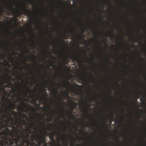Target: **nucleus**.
<instances>
[{"label":"nucleus","instance_id":"obj_1","mask_svg":"<svg viewBox=\"0 0 146 146\" xmlns=\"http://www.w3.org/2000/svg\"><path fill=\"white\" fill-rule=\"evenodd\" d=\"M0 146H11L16 140L19 141L21 133L20 129L22 125H24L25 121L21 119L10 122V118L5 114L0 112Z\"/></svg>","mask_w":146,"mask_h":146},{"label":"nucleus","instance_id":"obj_2","mask_svg":"<svg viewBox=\"0 0 146 146\" xmlns=\"http://www.w3.org/2000/svg\"><path fill=\"white\" fill-rule=\"evenodd\" d=\"M72 86L74 87V89L72 90V93L76 96H78L79 94V92L76 90V88L78 87V88H81L82 87L81 86L78 84H75L73 85Z\"/></svg>","mask_w":146,"mask_h":146},{"label":"nucleus","instance_id":"obj_3","mask_svg":"<svg viewBox=\"0 0 146 146\" xmlns=\"http://www.w3.org/2000/svg\"><path fill=\"white\" fill-rule=\"evenodd\" d=\"M42 136H38L36 137V139L35 140V141H36L38 142V143H40L39 145H40V144H45L46 143V141L45 140L43 139L42 138Z\"/></svg>","mask_w":146,"mask_h":146},{"label":"nucleus","instance_id":"obj_4","mask_svg":"<svg viewBox=\"0 0 146 146\" xmlns=\"http://www.w3.org/2000/svg\"><path fill=\"white\" fill-rule=\"evenodd\" d=\"M8 84H6L4 86V87H2V89L1 90V91H2V92H3V93L4 94H7L8 93L7 91H5V87H8L9 88H10V85H13V84L12 83L11 81H10L9 82H8Z\"/></svg>","mask_w":146,"mask_h":146},{"label":"nucleus","instance_id":"obj_5","mask_svg":"<svg viewBox=\"0 0 146 146\" xmlns=\"http://www.w3.org/2000/svg\"><path fill=\"white\" fill-rule=\"evenodd\" d=\"M19 99L20 102H21L22 103V106L21 108V110H23L26 113H27V110H25L24 109H23V108L25 106L26 108H27L28 109V104L24 102L22 100V99L20 98H19Z\"/></svg>","mask_w":146,"mask_h":146},{"label":"nucleus","instance_id":"obj_6","mask_svg":"<svg viewBox=\"0 0 146 146\" xmlns=\"http://www.w3.org/2000/svg\"><path fill=\"white\" fill-rule=\"evenodd\" d=\"M24 14L25 15L28 16H29L31 15V12L30 10H27L26 8H25L22 9Z\"/></svg>","mask_w":146,"mask_h":146},{"label":"nucleus","instance_id":"obj_7","mask_svg":"<svg viewBox=\"0 0 146 146\" xmlns=\"http://www.w3.org/2000/svg\"><path fill=\"white\" fill-rule=\"evenodd\" d=\"M73 59L72 61H75L76 62L78 63L80 62H81V61L79 57H76L74 56H73L72 57Z\"/></svg>","mask_w":146,"mask_h":146},{"label":"nucleus","instance_id":"obj_8","mask_svg":"<svg viewBox=\"0 0 146 146\" xmlns=\"http://www.w3.org/2000/svg\"><path fill=\"white\" fill-rule=\"evenodd\" d=\"M49 139L53 141L54 142V135L53 133H49Z\"/></svg>","mask_w":146,"mask_h":146},{"label":"nucleus","instance_id":"obj_9","mask_svg":"<svg viewBox=\"0 0 146 146\" xmlns=\"http://www.w3.org/2000/svg\"><path fill=\"white\" fill-rule=\"evenodd\" d=\"M72 112L73 110H72L70 112V115H67L69 119H70V118L71 117V119H73V117L74 116V115L72 114Z\"/></svg>","mask_w":146,"mask_h":146},{"label":"nucleus","instance_id":"obj_10","mask_svg":"<svg viewBox=\"0 0 146 146\" xmlns=\"http://www.w3.org/2000/svg\"><path fill=\"white\" fill-rule=\"evenodd\" d=\"M40 131V133L41 134L40 135H39L38 134H37V136H42V138L43 139L45 140L46 139V136H43L42 135V134H43V133L42 132V131H41V130L40 129H39Z\"/></svg>","mask_w":146,"mask_h":146},{"label":"nucleus","instance_id":"obj_11","mask_svg":"<svg viewBox=\"0 0 146 146\" xmlns=\"http://www.w3.org/2000/svg\"><path fill=\"white\" fill-rule=\"evenodd\" d=\"M82 108L84 112H86L88 114L89 113V109L88 108H86L83 106H82Z\"/></svg>","mask_w":146,"mask_h":146},{"label":"nucleus","instance_id":"obj_12","mask_svg":"<svg viewBox=\"0 0 146 146\" xmlns=\"http://www.w3.org/2000/svg\"><path fill=\"white\" fill-rule=\"evenodd\" d=\"M45 93H42V94L44 98L46 97L47 96H48V95H47L46 92V90H45Z\"/></svg>","mask_w":146,"mask_h":146},{"label":"nucleus","instance_id":"obj_13","mask_svg":"<svg viewBox=\"0 0 146 146\" xmlns=\"http://www.w3.org/2000/svg\"><path fill=\"white\" fill-rule=\"evenodd\" d=\"M6 99L5 97H2L1 98V100L2 101H3V102H5V100Z\"/></svg>","mask_w":146,"mask_h":146},{"label":"nucleus","instance_id":"obj_14","mask_svg":"<svg viewBox=\"0 0 146 146\" xmlns=\"http://www.w3.org/2000/svg\"><path fill=\"white\" fill-rule=\"evenodd\" d=\"M41 125V126L42 127L43 129H44V126L45 125L44 123L43 122H42Z\"/></svg>","mask_w":146,"mask_h":146},{"label":"nucleus","instance_id":"obj_15","mask_svg":"<svg viewBox=\"0 0 146 146\" xmlns=\"http://www.w3.org/2000/svg\"><path fill=\"white\" fill-rule=\"evenodd\" d=\"M113 120V119L112 118L110 117V122H109L110 123V124L111 123L112 121Z\"/></svg>","mask_w":146,"mask_h":146},{"label":"nucleus","instance_id":"obj_16","mask_svg":"<svg viewBox=\"0 0 146 146\" xmlns=\"http://www.w3.org/2000/svg\"><path fill=\"white\" fill-rule=\"evenodd\" d=\"M109 33L110 34V36H113V32H110Z\"/></svg>","mask_w":146,"mask_h":146},{"label":"nucleus","instance_id":"obj_17","mask_svg":"<svg viewBox=\"0 0 146 146\" xmlns=\"http://www.w3.org/2000/svg\"><path fill=\"white\" fill-rule=\"evenodd\" d=\"M26 90V92L25 93V97H26L27 98L28 97V95H27V90Z\"/></svg>","mask_w":146,"mask_h":146},{"label":"nucleus","instance_id":"obj_18","mask_svg":"<svg viewBox=\"0 0 146 146\" xmlns=\"http://www.w3.org/2000/svg\"><path fill=\"white\" fill-rule=\"evenodd\" d=\"M23 116V119H24L25 118L26 119H27V117L25 115H24Z\"/></svg>","mask_w":146,"mask_h":146},{"label":"nucleus","instance_id":"obj_19","mask_svg":"<svg viewBox=\"0 0 146 146\" xmlns=\"http://www.w3.org/2000/svg\"><path fill=\"white\" fill-rule=\"evenodd\" d=\"M84 123L86 124V125L87 126H88L89 125L88 123H87L86 121H84Z\"/></svg>","mask_w":146,"mask_h":146},{"label":"nucleus","instance_id":"obj_20","mask_svg":"<svg viewBox=\"0 0 146 146\" xmlns=\"http://www.w3.org/2000/svg\"><path fill=\"white\" fill-rule=\"evenodd\" d=\"M32 99L33 101H34L35 102L36 104H38L36 103V100H34L33 98H32Z\"/></svg>","mask_w":146,"mask_h":146},{"label":"nucleus","instance_id":"obj_21","mask_svg":"<svg viewBox=\"0 0 146 146\" xmlns=\"http://www.w3.org/2000/svg\"><path fill=\"white\" fill-rule=\"evenodd\" d=\"M4 82H1V83H0V86H2V85L3 84H4Z\"/></svg>","mask_w":146,"mask_h":146},{"label":"nucleus","instance_id":"obj_22","mask_svg":"<svg viewBox=\"0 0 146 146\" xmlns=\"http://www.w3.org/2000/svg\"><path fill=\"white\" fill-rule=\"evenodd\" d=\"M34 124H35V123L33 122V123L31 125H30V126H32L33 127H34Z\"/></svg>","mask_w":146,"mask_h":146},{"label":"nucleus","instance_id":"obj_23","mask_svg":"<svg viewBox=\"0 0 146 146\" xmlns=\"http://www.w3.org/2000/svg\"><path fill=\"white\" fill-rule=\"evenodd\" d=\"M69 60H67V61H66V64H67L68 62H69Z\"/></svg>","mask_w":146,"mask_h":146},{"label":"nucleus","instance_id":"obj_24","mask_svg":"<svg viewBox=\"0 0 146 146\" xmlns=\"http://www.w3.org/2000/svg\"><path fill=\"white\" fill-rule=\"evenodd\" d=\"M67 83L69 84L70 85H71V84L70 83L68 82V81H67Z\"/></svg>","mask_w":146,"mask_h":146},{"label":"nucleus","instance_id":"obj_25","mask_svg":"<svg viewBox=\"0 0 146 146\" xmlns=\"http://www.w3.org/2000/svg\"><path fill=\"white\" fill-rule=\"evenodd\" d=\"M64 146H67V145L66 143H64Z\"/></svg>","mask_w":146,"mask_h":146},{"label":"nucleus","instance_id":"obj_26","mask_svg":"<svg viewBox=\"0 0 146 146\" xmlns=\"http://www.w3.org/2000/svg\"><path fill=\"white\" fill-rule=\"evenodd\" d=\"M69 135V136L70 137H72V136H71V135Z\"/></svg>","mask_w":146,"mask_h":146},{"label":"nucleus","instance_id":"obj_27","mask_svg":"<svg viewBox=\"0 0 146 146\" xmlns=\"http://www.w3.org/2000/svg\"><path fill=\"white\" fill-rule=\"evenodd\" d=\"M7 64H9V66H10V64H9V63L8 62H7Z\"/></svg>","mask_w":146,"mask_h":146},{"label":"nucleus","instance_id":"obj_28","mask_svg":"<svg viewBox=\"0 0 146 146\" xmlns=\"http://www.w3.org/2000/svg\"><path fill=\"white\" fill-rule=\"evenodd\" d=\"M21 40L23 42H24V41L22 39H21Z\"/></svg>","mask_w":146,"mask_h":146},{"label":"nucleus","instance_id":"obj_29","mask_svg":"<svg viewBox=\"0 0 146 146\" xmlns=\"http://www.w3.org/2000/svg\"><path fill=\"white\" fill-rule=\"evenodd\" d=\"M139 94H138V97H137V98H139Z\"/></svg>","mask_w":146,"mask_h":146},{"label":"nucleus","instance_id":"obj_30","mask_svg":"<svg viewBox=\"0 0 146 146\" xmlns=\"http://www.w3.org/2000/svg\"><path fill=\"white\" fill-rule=\"evenodd\" d=\"M140 119V118H139V119H138V120L137 121L138 122V121H139Z\"/></svg>","mask_w":146,"mask_h":146},{"label":"nucleus","instance_id":"obj_31","mask_svg":"<svg viewBox=\"0 0 146 146\" xmlns=\"http://www.w3.org/2000/svg\"><path fill=\"white\" fill-rule=\"evenodd\" d=\"M89 90L90 91H91V88H90V89H89Z\"/></svg>","mask_w":146,"mask_h":146},{"label":"nucleus","instance_id":"obj_32","mask_svg":"<svg viewBox=\"0 0 146 146\" xmlns=\"http://www.w3.org/2000/svg\"><path fill=\"white\" fill-rule=\"evenodd\" d=\"M39 119L40 121L42 120V119H41L40 118H39Z\"/></svg>","mask_w":146,"mask_h":146},{"label":"nucleus","instance_id":"obj_33","mask_svg":"<svg viewBox=\"0 0 146 146\" xmlns=\"http://www.w3.org/2000/svg\"><path fill=\"white\" fill-rule=\"evenodd\" d=\"M29 53H30V54L31 55H32L30 52H29Z\"/></svg>","mask_w":146,"mask_h":146},{"label":"nucleus","instance_id":"obj_34","mask_svg":"<svg viewBox=\"0 0 146 146\" xmlns=\"http://www.w3.org/2000/svg\"><path fill=\"white\" fill-rule=\"evenodd\" d=\"M102 125L103 127H104V124H103V125Z\"/></svg>","mask_w":146,"mask_h":146},{"label":"nucleus","instance_id":"obj_35","mask_svg":"<svg viewBox=\"0 0 146 146\" xmlns=\"http://www.w3.org/2000/svg\"><path fill=\"white\" fill-rule=\"evenodd\" d=\"M55 93H56L57 94V95H58V93H56V92H55Z\"/></svg>","mask_w":146,"mask_h":146},{"label":"nucleus","instance_id":"obj_36","mask_svg":"<svg viewBox=\"0 0 146 146\" xmlns=\"http://www.w3.org/2000/svg\"><path fill=\"white\" fill-rule=\"evenodd\" d=\"M64 135H65V136H66V134L65 133H64Z\"/></svg>","mask_w":146,"mask_h":146},{"label":"nucleus","instance_id":"obj_37","mask_svg":"<svg viewBox=\"0 0 146 146\" xmlns=\"http://www.w3.org/2000/svg\"><path fill=\"white\" fill-rule=\"evenodd\" d=\"M45 59L46 60V61H48V60H47V59H46L45 58Z\"/></svg>","mask_w":146,"mask_h":146},{"label":"nucleus","instance_id":"obj_38","mask_svg":"<svg viewBox=\"0 0 146 146\" xmlns=\"http://www.w3.org/2000/svg\"><path fill=\"white\" fill-rule=\"evenodd\" d=\"M63 83L65 85H66V84H65V82L64 81H63Z\"/></svg>","mask_w":146,"mask_h":146},{"label":"nucleus","instance_id":"obj_39","mask_svg":"<svg viewBox=\"0 0 146 146\" xmlns=\"http://www.w3.org/2000/svg\"><path fill=\"white\" fill-rule=\"evenodd\" d=\"M19 114L21 115H22V114L21 113H19Z\"/></svg>","mask_w":146,"mask_h":146},{"label":"nucleus","instance_id":"obj_40","mask_svg":"<svg viewBox=\"0 0 146 146\" xmlns=\"http://www.w3.org/2000/svg\"><path fill=\"white\" fill-rule=\"evenodd\" d=\"M1 49L0 48V54L1 53Z\"/></svg>","mask_w":146,"mask_h":146},{"label":"nucleus","instance_id":"obj_41","mask_svg":"<svg viewBox=\"0 0 146 146\" xmlns=\"http://www.w3.org/2000/svg\"><path fill=\"white\" fill-rule=\"evenodd\" d=\"M7 71H9V70H8V69H7Z\"/></svg>","mask_w":146,"mask_h":146},{"label":"nucleus","instance_id":"obj_42","mask_svg":"<svg viewBox=\"0 0 146 146\" xmlns=\"http://www.w3.org/2000/svg\"><path fill=\"white\" fill-rule=\"evenodd\" d=\"M25 127L26 128V129H27V127L26 126Z\"/></svg>","mask_w":146,"mask_h":146},{"label":"nucleus","instance_id":"obj_43","mask_svg":"<svg viewBox=\"0 0 146 146\" xmlns=\"http://www.w3.org/2000/svg\"><path fill=\"white\" fill-rule=\"evenodd\" d=\"M45 133H46V131H45Z\"/></svg>","mask_w":146,"mask_h":146},{"label":"nucleus","instance_id":"obj_44","mask_svg":"<svg viewBox=\"0 0 146 146\" xmlns=\"http://www.w3.org/2000/svg\"><path fill=\"white\" fill-rule=\"evenodd\" d=\"M88 104V106H89V104Z\"/></svg>","mask_w":146,"mask_h":146},{"label":"nucleus","instance_id":"obj_45","mask_svg":"<svg viewBox=\"0 0 146 146\" xmlns=\"http://www.w3.org/2000/svg\"><path fill=\"white\" fill-rule=\"evenodd\" d=\"M20 70H21V68H20Z\"/></svg>","mask_w":146,"mask_h":146},{"label":"nucleus","instance_id":"obj_46","mask_svg":"<svg viewBox=\"0 0 146 146\" xmlns=\"http://www.w3.org/2000/svg\"><path fill=\"white\" fill-rule=\"evenodd\" d=\"M109 61L110 62H111V61H110V60H109Z\"/></svg>","mask_w":146,"mask_h":146},{"label":"nucleus","instance_id":"obj_47","mask_svg":"<svg viewBox=\"0 0 146 146\" xmlns=\"http://www.w3.org/2000/svg\"><path fill=\"white\" fill-rule=\"evenodd\" d=\"M49 69V67H48V69Z\"/></svg>","mask_w":146,"mask_h":146},{"label":"nucleus","instance_id":"obj_48","mask_svg":"<svg viewBox=\"0 0 146 146\" xmlns=\"http://www.w3.org/2000/svg\"><path fill=\"white\" fill-rule=\"evenodd\" d=\"M72 144L73 145L74 143L73 142L72 143Z\"/></svg>","mask_w":146,"mask_h":146},{"label":"nucleus","instance_id":"obj_49","mask_svg":"<svg viewBox=\"0 0 146 146\" xmlns=\"http://www.w3.org/2000/svg\"><path fill=\"white\" fill-rule=\"evenodd\" d=\"M69 100H70V98H69Z\"/></svg>","mask_w":146,"mask_h":146},{"label":"nucleus","instance_id":"obj_50","mask_svg":"<svg viewBox=\"0 0 146 146\" xmlns=\"http://www.w3.org/2000/svg\"><path fill=\"white\" fill-rule=\"evenodd\" d=\"M133 46H135V45H134V44H133Z\"/></svg>","mask_w":146,"mask_h":146},{"label":"nucleus","instance_id":"obj_51","mask_svg":"<svg viewBox=\"0 0 146 146\" xmlns=\"http://www.w3.org/2000/svg\"><path fill=\"white\" fill-rule=\"evenodd\" d=\"M50 130V128L49 127V130Z\"/></svg>","mask_w":146,"mask_h":146},{"label":"nucleus","instance_id":"obj_52","mask_svg":"<svg viewBox=\"0 0 146 146\" xmlns=\"http://www.w3.org/2000/svg\"><path fill=\"white\" fill-rule=\"evenodd\" d=\"M88 29V28H87V27H86V29Z\"/></svg>","mask_w":146,"mask_h":146},{"label":"nucleus","instance_id":"obj_53","mask_svg":"<svg viewBox=\"0 0 146 146\" xmlns=\"http://www.w3.org/2000/svg\"><path fill=\"white\" fill-rule=\"evenodd\" d=\"M76 38L77 39H78V37H77Z\"/></svg>","mask_w":146,"mask_h":146},{"label":"nucleus","instance_id":"obj_54","mask_svg":"<svg viewBox=\"0 0 146 146\" xmlns=\"http://www.w3.org/2000/svg\"><path fill=\"white\" fill-rule=\"evenodd\" d=\"M35 46V47L36 48V46Z\"/></svg>","mask_w":146,"mask_h":146},{"label":"nucleus","instance_id":"obj_55","mask_svg":"<svg viewBox=\"0 0 146 146\" xmlns=\"http://www.w3.org/2000/svg\"><path fill=\"white\" fill-rule=\"evenodd\" d=\"M35 62L37 63V62H36V60H35Z\"/></svg>","mask_w":146,"mask_h":146},{"label":"nucleus","instance_id":"obj_56","mask_svg":"<svg viewBox=\"0 0 146 146\" xmlns=\"http://www.w3.org/2000/svg\"><path fill=\"white\" fill-rule=\"evenodd\" d=\"M23 131H25V130L24 129H23Z\"/></svg>","mask_w":146,"mask_h":146},{"label":"nucleus","instance_id":"obj_57","mask_svg":"<svg viewBox=\"0 0 146 146\" xmlns=\"http://www.w3.org/2000/svg\"><path fill=\"white\" fill-rule=\"evenodd\" d=\"M81 78H82V77H81Z\"/></svg>","mask_w":146,"mask_h":146}]
</instances>
